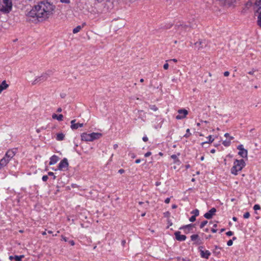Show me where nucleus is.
Returning a JSON list of instances; mask_svg holds the SVG:
<instances>
[{
    "instance_id": "c03bdc74",
    "label": "nucleus",
    "mask_w": 261,
    "mask_h": 261,
    "mask_svg": "<svg viewBox=\"0 0 261 261\" xmlns=\"http://www.w3.org/2000/svg\"><path fill=\"white\" fill-rule=\"evenodd\" d=\"M164 69L167 70L168 69L169 64L167 63H166L163 66Z\"/></svg>"
},
{
    "instance_id": "393cba45",
    "label": "nucleus",
    "mask_w": 261,
    "mask_h": 261,
    "mask_svg": "<svg viewBox=\"0 0 261 261\" xmlns=\"http://www.w3.org/2000/svg\"><path fill=\"white\" fill-rule=\"evenodd\" d=\"M65 138V135L63 133H58L57 134L56 140L57 141H62Z\"/></svg>"
},
{
    "instance_id": "c756f323",
    "label": "nucleus",
    "mask_w": 261,
    "mask_h": 261,
    "mask_svg": "<svg viewBox=\"0 0 261 261\" xmlns=\"http://www.w3.org/2000/svg\"><path fill=\"white\" fill-rule=\"evenodd\" d=\"M255 5L258 8V9H261V0H256Z\"/></svg>"
},
{
    "instance_id": "58836bf2",
    "label": "nucleus",
    "mask_w": 261,
    "mask_h": 261,
    "mask_svg": "<svg viewBox=\"0 0 261 261\" xmlns=\"http://www.w3.org/2000/svg\"><path fill=\"white\" fill-rule=\"evenodd\" d=\"M48 179V177L47 175H43L42 178V179L43 181H46Z\"/></svg>"
},
{
    "instance_id": "13d9d810",
    "label": "nucleus",
    "mask_w": 261,
    "mask_h": 261,
    "mask_svg": "<svg viewBox=\"0 0 261 261\" xmlns=\"http://www.w3.org/2000/svg\"><path fill=\"white\" fill-rule=\"evenodd\" d=\"M9 259H10V260H11V261H12V260H13V259H14V256H12V255H11V256H9Z\"/></svg>"
},
{
    "instance_id": "37998d69",
    "label": "nucleus",
    "mask_w": 261,
    "mask_h": 261,
    "mask_svg": "<svg viewBox=\"0 0 261 261\" xmlns=\"http://www.w3.org/2000/svg\"><path fill=\"white\" fill-rule=\"evenodd\" d=\"M232 244H233V242H232V240H229V241H228V242L227 243V245L228 246H231L232 245Z\"/></svg>"
},
{
    "instance_id": "bb28decb",
    "label": "nucleus",
    "mask_w": 261,
    "mask_h": 261,
    "mask_svg": "<svg viewBox=\"0 0 261 261\" xmlns=\"http://www.w3.org/2000/svg\"><path fill=\"white\" fill-rule=\"evenodd\" d=\"M207 138L208 139V141H205V142H203V143H202V144H204V143H212V142L214 141V139L212 138V135H210V136H208L207 137Z\"/></svg>"
},
{
    "instance_id": "4c0bfd02",
    "label": "nucleus",
    "mask_w": 261,
    "mask_h": 261,
    "mask_svg": "<svg viewBox=\"0 0 261 261\" xmlns=\"http://www.w3.org/2000/svg\"><path fill=\"white\" fill-rule=\"evenodd\" d=\"M129 156H130L131 158L134 159L136 158V154L133 152H129L128 154Z\"/></svg>"
},
{
    "instance_id": "7ed1b4c3",
    "label": "nucleus",
    "mask_w": 261,
    "mask_h": 261,
    "mask_svg": "<svg viewBox=\"0 0 261 261\" xmlns=\"http://www.w3.org/2000/svg\"><path fill=\"white\" fill-rule=\"evenodd\" d=\"M12 8L11 0H0V11L4 13H9Z\"/></svg>"
},
{
    "instance_id": "8fccbe9b",
    "label": "nucleus",
    "mask_w": 261,
    "mask_h": 261,
    "mask_svg": "<svg viewBox=\"0 0 261 261\" xmlns=\"http://www.w3.org/2000/svg\"><path fill=\"white\" fill-rule=\"evenodd\" d=\"M229 75V72L228 71H225L224 72V75L225 76H228Z\"/></svg>"
},
{
    "instance_id": "dca6fc26",
    "label": "nucleus",
    "mask_w": 261,
    "mask_h": 261,
    "mask_svg": "<svg viewBox=\"0 0 261 261\" xmlns=\"http://www.w3.org/2000/svg\"><path fill=\"white\" fill-rule=\"evenodd\" d=\"M58 160L59 157L56 155H53L50 158L49 164L50 165H54L58 161Z\"/></svg>"
},
{
    "instance_id": "774afa93",
    "label": "nucleus",
    "mask_w": 261,
    "mask_h": 261,
    "mask_svg": "<svg viewBox=\"0 0 261 261\" xmlns=\"http://www.w3.org/2000/svg\"><path fill=\"white\" fill-rule=\"evenodd\" d=\"M211 238H212V236L211 235H209L207 237H206V239H210Z\"/></svg>"
},
{
    "instance_id": "864d4df0",
    "label": "nucleus",
    "mask_w": 261,
    "mask_h": 261,
    "mask_svg": "<svg viewBox=\"0 0 261 261\" xmlns=\"http://www.w3.org/2000/svg\"><path fill=\"white\" fill-rule=\"evenodd\" d=\"M124 172V170L122 169H121L120 170H119L118 171V173H120V174H122Z\"/></svg>"
},
{
    "instance_id": "6ab92c4d",
    "label": "nucleus",
    "mask_w": 261,
    "mask_h": 261,
    "mask_svg": "<svg viewBox=\"0 0 261 261\" xmlns=\"http://www.w3.org/2000/svg\"><path fill=\"white\" fill-rule=\"evenodd\" d=\"M9 85L6 83L5 81L2 82L0 84V93L4 90L6 89L8 87Z\"/></svg>"
},
{
    "instance_id": "9d476101",
    "label": "nucleus",
    "mask_w": 261,
    "mask_h": 261,
    "mask_svg": "<svg viewBox=\"0 0 261 261\" xmlns=\"http://www.w3.org/2000/svg\"><path fill=\"white\" fill-rule=\"evenodd\" d=\"M216 212V209L215 207H213L210 211H208L207 213L204 214V217L206 219H210L215 214Z\"/></svg>"
},
{
    "instance_id": "a211bd4d",
    "label": "nucleus",
    "mask_w": 261,
    "mask_h": 261,
    "mask_svg": "<svg viewBox=\"0 0 261 261\" xmlns=\"http://www.w3.org/2000/svg\"><path fill=\"white\" fill-rule=\"evenodd\" d=\"M191 239L193 241H195L197 244H200V239L198 234H193L191 236Z\"/></svg>"
},
{
    "instance_id": "79ce46f5",
    "label": "nucleus",
    "mask_w": 261,
    "mask_h": 261,
    "mask_svg": "<svg viewBox=\"0 0 261 261\" xmlns=\"http://www.w3.org/2000/svg\"><path fill=\"white\" fill-rule=\"evenodd\" d=\"M226 234L228 236H231L233 234V232L231 231H228L226 233Z\"/></svg>"
},
{
    "instance_id": "0e129e2a",
    "label": "nucleus",
    "mask_w": 261,
    "mask_h": 261,
    "mask_svg": "<svg viewBox=\"0 0 261 261\" xmlns=\"http://www.w3.org/2000/svg\"><path fill=\"white\" fill-rule=\"evenodd\" d=\"M170 61H173L174 62H177V59H172V60H170Z\"/></svg>"
},
{
    "instance_id": "09e8293b",
    "label": "nucleus",
    "mask_w": 261,
    "mask_h": 261,
    "mask_svg": "<svg viewBox=\"0 0 261 261\" xmlns=\"http://www.w3.org/2000/svg\"><path fill=\"white\" fill-rule=\"evenodd\" d=\"M69 243H70V244L72 246H74L75 243H74V242L73 240H70L69 241Z\"/></svg>"
},
{
    "instance_id": "f8f14e48",
    "label": "nucleus",
    "mask_w": 261,
    "mask_h": 261,
    "mask_svg": "<svg viewBox=\"0 0 261 261\" xmlns=\"http://www.w3.org/2000/svg\"><path fill=\"white\" fill-rule=\"evenodd\" d=\"M76 120H72L71 121V128L72 129H76L79 127H82L83 126V123H75Z\"/></svg>"
},
{
    "instance_id": "4d7b16f0",
    "label": "nucleus",
    "mask_w": 261,
    "mask_h": 261,
    "mask_svg": "<svg viewBox=\"0 0 261 261\" xmlns=\"http://www.w3.org/2000/svg\"><path fill=\"white\" fill-rule=\"evenodd\" d=\"M62 111V109L61 108H58L57 110V112H61Z\"/></svg>"
},
{
    "instance_id": "5fc2aeb1",
    "label": "nucleus",
    "mask_w": 261,
    "mask_h": 261,
    "mask_svg": "<svg viewBox=\"0 0 261 261\" xmlns=\"http://www.w3.org/2000/svg\"><path fill=\"white\" fill-rule=\"evenodd\" d=\"M118 146L117 144H115L113 145V148L114 149H116L118 148Z\"/></svg>"
},
{
    "instance_id": "f3484780",
    "label": "nucleus",
    "mask_w": 261,
    "mask_h": 261,
    "mask_svg": "<svg viewBox=\"0 0 261 261\" xmlns=\"http://www.w3.org/2000/svg\"><path fill=\"white\" fill-rule=\"evenodd\" d=\"M176 27L179 33H181L183 31H186L187 30L188 28V25L180 24L179 25H176Z\"/></svg>"
},
{
    "instance_id": "20e7f679",
    "label": "nucleus",
    "mask_w": 261,
    "mask_h": 261,
    "mask_svg": "<svg viewBox=\"0 0 261 261\" xmlns=\"http://www.w3.org/2000/svg\"><path fill=\"white\" fill-rule=\"evenodd\" d=\"M69 163L66 158H64L61 161L58 165V169L61 171H66L68 170Z\"/></svg>"
},
{
    "instance_id": "cd10ccee",
    "label": "nucleus",
    "mask_w": 261,
    "mask_h": 261,
    "mask_svg": "<svg viewBox=\"0 0 261 261\" xmlns=\"http://www.w3.org/2000/svg\"><path fill=\"white\" fill-rule=\"evenodd\" d=\"M24 257V255H15L14 256V259L15 261H21L22 258Z\"/></svg>"
},
{
    "instance_id": "680f3d73",
    "label": "nucleus",
    "mask_w": 261,
    "mask_h": 261,
    "mask_svg": "<svg viewBox=\"0 0 261 261\" xmlns=\"http://www.w3.org/2000/svg\"><path fill=\"white\" fill-rule=\"evenodd\" d=\"M224 136L226 138L229 137L230 138L229 134L228 133H226L224 135Z\"/></svg>"
},
{
    "instance_id": "338daca9",
    "label": "nucleus",
    "mask_w": 261,
    "mask_h": 261,
    "mask_svg": "<svg viewBox=\"0 0 261 261\" xmlns=\"http://www.w3.org/2000/svg\"><path fill=\"white\" fill-rule=\"evenodd\" d=\"M125 243H126V242H125V240H122V241L121 243H122V245H124V244H125Z\"/></svg>"
},
{
    "instance_id": "a878e982",
    "label": "nucleus",
    "mask_w": 261,
    "mask_h": 261,
    "mask_svg": "<svg viewBox=\"0 0 261 261\" xmlns=\"http://www.w3.org/2000/svg\"><path fill=\"white\" fill-rule=\"evenodd\" d=\"M85 24H83L82 26L81 25H78L77 26L76 28H75L73 30V34H76L78 32H79L81 29L83 28V26Z\"/></svg>"
},
{
    "instance_id": "39448f33",
    "label": "nucleus",
    "mask_w": 261,
    "mask_h": 261,
    "mask_svg": "<svg viewBox=\"0 0 261 261\" xmlns=\"http://www.w3.org/2000/svg\"><path fill=\"white\" fill-rule=\"evenodd\" d=\"M237 149L239 150L238 154L243 158H247L248 151L246 149L244 148V146L242 144H240L238 146Z\"/></svg>"
},
{
    "instance_id": "bf43d9fd",
    "label": "nucleus",
    "mask_w": 261,
    "mask_h": 261,
    "mask_svg": "<svg viewBox=\"0 0 261 261\" xmlns=\"http://www.w3.org/2000/svg\"><path fill=\"white\" fill-rule=\"evenodd\" d=\"M211 153H214L216 152V150L215 149H212L210 151Z\"/></svg>"
},
{
    "instance_id": "c9c22d12",
    "label": "nucleus",
    "mask_w": 261,
    "mask_h": 261,
    "mask_svg": "<svg viewBox=\"0 0 261 261\" xmlns=\"http://www.w3.org/2000/svg\"><path fill=\"white\" fill-rule=\"evenodd\" d=\"M253 209L255 211L259 210L260 209V206L259 204H255L253 206Z\"/></svg>"
},
{
    "instance_id": "5701e85b",
    "label": "nucleus",
    "mask_w": 261,
    "mask_h": 261,
    "mask_svg": "<svg viewBox=\"0 0 261 261\" xmlns=\"http://www.w3.org/2000/svg\"><path fill=\"white\" fill-rule=\"evenodd\" d=\"M171 158L174 160V163L179 165L180 164V161L178 159L177 155L172 154L171 155Z\"/></svg>"
},
{
    "instance_id": "ddd939ff",
    "label": "nucleus",
    "mask_w": 261,
    "mask_h": 261,
    "mask_svg": "<svg viewBox=\"0 0 261 261\" xmlns=\"http://www.w3.org/2000/svg\"><path fill=\"white\" fill-rule=\"evenodd\" d=\"M15 152L13 150H9L5 154V157L9 161H10L15 155Z\"/></svg>"
},
{
    "instance_id": "f257e3e1",
    "label": "nucleus",
    "mask_w": 261,
    "mask_h": 261,
    "mask_svg": "<svg viewBox=\"0 0 261 261\" xmlns=\"http://www.w3.org/2000/svg\"><path fill=\"white\" fill-rule=\"evenodd\" d=\"M55 6L47 1H42L35 5L28 13L29 17L36 18L39 21L48 18L53 14Z\"/></svg>"
},
{
    "instance_id": "f704fd0d",
    "label": "nucleus",
    "mask_w": 261,
    "mask_h": 261,
    "mask_svg": "<svg viewBox=\"0 0 261 261\" xmlns=\"http://www.w3.org/2000/svg\"><path fill=\"white\" fill-rule=\"evenodd\" d=\"M213 227H214V228H213L211 229V231L213 233H215L217 231V229H216V228L217 227V224H214Z\"/></svg>"
},
{
    "instance_id": "ea45409f",
    "label": "nucleus",
    "mask_w": 261,
    "mask_h": 261,
    "mask_svg": "<svg viewBox=\"0 0 261 261\" xmlns=\"http://www.w3.org/2000/svg\"><path fill=\"white\" fill-rule=\"evenodd\" d=\"M189 220L190 221L192 222H194L196 220V217H195L194 216H192L190 218Z\"/></svg>"
},
{
    "instance_id": "052dcab7",
    "label": "nucleus",
    "mask_w": 261,
    "mask_h": 261,
    "mask_svg": "<svg viewBox=\"0 0 261 261\" xmlns=\"http://www.w3.org/2000/svg\"><path fill=\"white\" fill-rule=\"evenodd\" d=\"M254 71H255L254 70H252V71H249V72H248V73H249V74H251V75H252V74L254 73Z\"/></svg>"
},
{
    "instance_id": "6e6d98bb",
    "label": "nucleus",
    "mask_w": 261,
    "mask_h": 261,
    "mask_svg": "<svg viewBox=\"0 0 261 261\" xmlns=\"http://www.w3.org/2000/svg\"><path fill=\"white\" fill-rule=\"evenodd\" d=\"M141 162V160L140 159H137L136 161H135V163L136 164H139Z\"/></svg>"
},
{
    "instance_id": "a19ab883",
    "label": "nucleus",
    "mask_w": 261,
    "mask_h": 261,
    "mask_svg": "<svg viewBox=\"0 0 261 261\" xmlns=\"http://www.w3.org/2000/svg\"><path fill=\"white\" fill-rule=\"evenodd\" d=\"M48 175L49 176H53L54 179H55L56 178V176L54 175V173L52 172H49L48 173Z\"/></svg>"
},
{
    "instance_id": "69168bd1",
    "label": "nucleus",
    "mask_w": 261,
    "mask_h": 261,
    "mask_svg": "<svg viewBox=\"0 0 261 261\" xmlns=\"http://www.w3.org/2000/svg\"><path fill=\"white\" fill-rule=\"evenodd\" d=\"M176 207H177V205H175V204H173V205H172V208H175Z\"/></svg>"
},
{
    "instance_id": "423d86ee",
    "label": "nucleus",
    "mask_w": 261,
    "mask_h": 261,
    "mask_svg": "<svg viewBox=\"0 0 261 261\" xmlns=\"http://www.w3.org/2000/svg\"><path fill=\"white\" fill-rule=\"evenodd\" d=\"M203 248V247L202 246H200L199 247L200 256L202 258L208 259L209 258V257L210 256L211 253L210 252V251H208L207 250H203L202 249Z\"/></svg>"
},
{
    "instance_id": "3c124183",
    "label": "nucleus",
    "mask_w": 261,
    "mask_h": 261,
    "mask_svg": "<svg viewBox=\"0 0 261 261\" xmlns=\"http://www.w3.org/2000/svg\"><path fill=\"white\" fill-rule=\"evenodd\" d=\"M142 140L144 142H146L148 141V138L146 136H144L143 137Z\"/></svg>"
},
{
    "instance_id": "2f4dec72",
    "label": "nucleus",
    "mask_w": 261,
    "mask_h": 261,
    "mask_svg": "<svg viewBox=\"0 0 261 261\" xmlns=\"http://www.w3.org/2000/svg\"><path fill=\"white\" fill-rule=\"evenodd\" d=\"M191 134L190 132V129L188 128L186 130V134L184 135V137L186 138H189L191 136Z\"/></svg>"
},
{
    "instance_id": "6e6552de",
    "label": "nucleus",
    "mask_w": 261,
    "mask_h": 261,
    "mask_svg": "<svg viewBox=\"0 0 261 261\" xmlns=\"http://www.w3.org/2000/svg\"><path fill=\"white\" fill-rule=\"evenodd\" d=\"M48 77V75L47 73H43L41 76L36 77L32 84L35 85L37 83L44 82L47 79Z\"/></svg>"
},
{
    "instance_id": "4be33fe9",
    "label": "nucleus",
    "mask_w": 261,
    "mask_h": 261,
    "mask_svg": "<svg viewBox=\"0 0 261 261\" xmlns=\"http://www.w3.org/2000/svg\"><path fill=\"white\" fill-rule=\"evenodd\" d=\"M204 42L202 40H199L195 43V45L198 49L203 47Z\"/></svg>"
},
{
    "instance_id": "c85d7f7f",
    "label": "nucleus",
    "mask_w": 261,
    "mask_h": 261,
    "mask_svg": "<svg viewBox=\"0 0 261 261\" xmlns=\"http://www.w3.org/2000/svg\"><path fill=\"white\" fill-rule=\"evenodd\" d=\"M191 214H193V216H194L195 217L198 216L199 215V210H197V209H195L194 210H193L191 212Z\"/></svg>"
},
{
    "instance_id": "de8ad7c7",
    "label": "nucleus",
    "mask_w": 261,
    "mask_h": 261,
    "mask_svg": "<svg viewBox=\"0 0 261 261\" xmlns=\"http://www.w3.org/2000/svg\"><path fill=\"white\" fill-rule=\"evenodd\" d=\"M170 201V198H167L165 200V202L166 203H169Z\"/></svg>"
},
{
    "instance_id": "b1692460",
    "label": "nucleus",
    "mask_w": 261,
    "mask_h": 261,
    "mask_svg": "<svg viewBox=\"0 0 261 261\" xmlns=\"http://www.w3.org/2000/svg\"><path fill=\"white\" fill-rule=\"evenodd\" d=\"M233 139V137H230V138L229 140H226L223 141L222 144L224 146L227 147L229 146L230 145L231 143V140Z\"/></svg>"
},
{
    "instance_id": "a18cd8bd",
    "label": "nucleus",
    "mask_w": 261,
    "mask_h": 261,
    "mask_svg": "<svg viewBox=\"0 0 261 261\" xmlns=\"http://www.w3.org/2000/svg\"><path fill=\"white\" fill-rule=\"evenodd\" d=\"M60 2L62 3L69 4L70 3V0H60Z\"/></svg>"
},
{
    "instance_id": "f03ea898",
    "label": "nucleus",
    "mask_w": 261,
    "mask_h": 261,
    "mask_svg": "<svg viewBox=\"0 0 261 261\" xmlns=\"http://www.w3.org/2000/svg\"><path fill=\"white\" fill-rule=\"evenodd\" d=\"M245 166V163L244 160H235L233 162V166L231 169V173L234 175H238V172L241 171Z\"/></svg>"
},
{
    "instance_id": "e433bc0d",
    "label": "nucleus",
    "mask_w": 261,
    "mask_h": 261,
    "mask_svg": "<svg viewBox=\"0 0 261 261\" xmlns=\"http://www.w3.org/2000/svg\"><path fill=\"white\" fill-rule=\"evenodd\" d=\"M250 217V213L249 212H246L245 213L244 215H243V217L245 219H247V218H249Z\"/></svg>"
},
{
    "instance_id": "4468645a",
    "label": "nucleus",
    "mask_w": 261,
    "mask_h": 261,
    "mask_svg": "<svg viewBox=\"0 0 261 261\" xmlns=\"http://www.w3.org/2000/svg\"><path fill=\"white\" fill-rule=\"evenodd\" d=\"M81 139L82 141H89V142L92 141V139L91 138L90 134H87L86 133H84L82 134Z\"/></svg>"
},
{
    "instance_id": "2eb2a0df",
    "label": "nucleus",
    "mask_w": 261,
    "mask_h": 261,
    "mask_svg": "<svg viewBox=\"0 0 261 261\" xmlns=\"http://www.w3.org/2000/svg\"><path fill=\"white\" fill-rule=\"evenodd\" d=\"M92 141L99 139L101 136L102 134L99 133H92L90 134Z\"/></svg>"
},
{
    "instance_id": "72a5a7b5",
    "label": "nucleus",
    "mask_w": 261,
    "mask_h": 261,
    "mask_svg": "<svg viewBox=\"0 0 261 261\" xmlns=\"http://www.w3.org/2000/svg\"><path fill=\"white\" fill-rule=\"evenodd\" d=\"M257 24L261 27V12L259 13L258 16Z\"/></svg>"
},
{
    "instance_id": "1a4fd4ad",
    "label": "nucleus",
    "mask_w": 261,
    "mask_h": 261,
    "mask_svg": "<svg viewBox=\"0 0 261 261\" xmlns=\"http://www.w3.org/2000/svg\"><path fill=\"white\" fill-rule=\"evenodd\" d=\"M195 227V224H190L182 226L179 228L180 229H182L184 231V232L186 233H188L192 231L194 227Z\"/></svg>"
},
{
    "instance_id": "0eeeda50",
    "label": "nucleus",
    "mask_w": 261,
    "mask_h": 261,
    "mask_svg": "<svg viewBox=\"0 0 261 261\" xmlns=\"http://www.w3.org/2000/svg\"><path fill=\"white\" fill-rule=\"evenodd\" d=\"M178 115L176 116V119L180 120L185 118L188 114V112L186 109H179L178 110Z\"/></svg>"
},
{
    "instance_id": "e2e57ef3",
    "label": "nucleus",
    "mask_w": 261,
    "mask_h": 261,
    "mask_svg": "<svg viewBox=\"0 0 261 261\" xmlns=\"http://www.w3.org/2000/svg\"><path fill=\"white\" fill-rule=\"evenodd\" d=\"M232 220H233V221H237V220H238V219H237V217H233L232 218Z\"/></svg>"
},
{
    "instance_id": "603ef678",
    "label": "nucleus",
    "mask_w": 261,
    "mask_h": 261,
    "mask_svg": "<svg viewBox=\"0 0 261 261\" xmlns=\"http://www.w3.org/2000/svg\"><path fill=\"white\" fill-rule=\"evenodd\" d=\"M62 239L65 242H67L68 241V239L66 237H65L62 236Z\"/></svg>"
},
{
    "instance_id": "49530a36",
    "label": "nucleus",
    "mask_w": 261,
    "mask_h": 261,
    "mask_svg": "<svg viewBox=\"0 0 261 261\" xmlns=\"http://www.w3.org/2000/svg\"><path fill=\"white\" fill-rule=\"evenodd\" d=\"M151 154V152H150V151H148L147 152H146V153L145 154L144 156H145V157H148V156H149Z\"/></svg>"
},
{
    "instance_id": "7c9ffc66",
    "label": "nucleus",
    "mask_w": 261,
    "mask_h": 261,
    "mask_svg": "<svg viewBox=\"0 0 261 261\" xmlns=\"http://www.w3.org/2000/svg\"><path fill=\"white\" fill-rule=\"evenodd\" d=\"M207 223V221H206V220L202 221L201 223V224H200V228H203L205 226V225H206Z\"/></svg>"
},
{
    "instance_id": "412c9836",
    "label": "nucleus",
    "mask_w": 261,
    "mask_h": 261,
    "mask_svg": "<svg viewBox=\"0 0 261 261\" xmlns=\"http://www.w3.org/2000/svg\"><path fill=\"white\" fill-rule=\"evenodd\" d=\"M52 118L54 119H57V120L61 121L63 119V115L62 114H60L59 115L56 114H53L52 115Z\"/></svg>"
},
{
    "instance_id": "aec40b11",
    "label": "nucleus",
    "mask_w": 261,
    "mask_h": 261,
    "mask_svg": "<svg viewBox=\"0 0 261 261\" xmlns=\"http://www.w3.org/2000/svg\"><path fill=\"white\" fill-rule=\"evenodd\" d=\"M10 162L7 159H6L5 156L0 160V165L2 167L6 166L8 163Z\"/></svg>"
},
{
    "instance_id": "473e14b6",
    "label": "nucleus",
    "mask_w": 261,
    "mask_h": 261,
    "mask_svg": "<svg viewBox=\"0 0 261 261\" xmlns=\"http://www.w3.org/2000/svg\"><path fill=\"white\" fill-rule=\"evenodd\" d=\"M149 108L153 111H156L158 108L155 105H150Z\"/></svg>"
},
{
    "instance_id": "9b49d317",
    "label": "nucleus",
    "mask_w": 261,
    "mask_h": 261,
    "mask_svg": "<svg viewBox=\"0 0 261 261\" xmlns=\"http://www.w3.org/2000/svg\"><path fill=\"white\" fill-rule=\"evenodd\" d=\"M176 239L179 241H184L186 240L187 237L185 235L181 234L180 232L179 231H176L174 233Z\"/></svg>"
}]
</instances>
